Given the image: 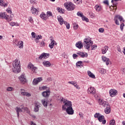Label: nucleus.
I'll return each instance as SVG.
<instances>
[{
	"mask_svg": "<svg viewBox=\"0 0 125 125\" xmlns=\"http://www.w3.org/2000/svg\"><path fill=\"white\" fill-rule=\"evenodd\" d=\"M84 47L88 51L90 50V46H91V50H95L97 48V45L95 44L93 45V42L91 41L90 38H85L84 39L83 42Z\"/></svg>",
	"mask_w": 125,
	"mask_h": 125,
	"instance_id": "obj_1",
	"label": "nucleus"
},
{
	"mask_svg": "<svg viewBox=\"0 0 125 125\" xmlns=\"http://www.w3.org/2000/svg\"><path fill=\"white\" fill-rule=\"evenodd\" d=\"M12 71L16 74L20 73V71H21V65H20V61L19 60L16 59V60L13 62Z\"/></svg>",
	"mask_w": 125,
	"mask_h": 125,
	"instance_id": "obj_2",
	"label": "nucleus"
},
{
	"mask_svg": "<svg viewBox=\"0 0 125 125\" xmlns=\"http://www.w3.org/2000/svg\"><path fill=\"white\" fill-rule=\"evenodd\" d=\"M15 110L17 112L18 117L19 118L20 115V113L26 112L27 114H30V110H28V107H25L24 105H21L20 107L17 106L15 108Z\"/></svg>",
	"mask_w": 125,
	"mask_h": 125,
	"instance_id": "obj_3",
	"label": "nucleus"
},
{
	"mask_svg": "<svg viewBox=\"0 0 125 125\" xmlns=\"http://www.w3.org/2000/svg\"><path fill=\"white\" fill-rule=\"evenodd\" d=\"M62 101L63 103V104L62 105V110L63 111H65L66 109L72 107V102L68 101L63 98H62Z\"/></svg>",
	"mask_w": 125,
	"mask_h": 125,
	"instance_id": "obj_4",
	"label": "nucleus"
},
{
	"mask_svg": "<svg viewBox=\"0 0 125 125\" xmlns=\"http://www.w3.org/2000/svg\"><path fill=\"white\" fill-rule=\"evenodd\" d=\"M94 117L97 118L100 123H102L103 125H105L106 124V120H105V117L104 116L102 115L99 113H96L94 115Z\"/></svg>",
	"mask_w": 125,
	"mask_h": 125,
	"instance_id": "obj_5",
	"label": "nucleus"
},
{
	"mask_svg": "<svg viewBox=\"0 0 125 125\" xmlns=\"http://www.w3.org/2000/svg\"><path fill=\"white\" fill-rule=\"evenodd\" d=\"M64 6L68 11H72L75 9V5L71 2H68L64 3Z\"/></svg>",
	"mask_w": 125,
	"mask_h": 125,
	"instance_id": "obj_6",
	"label": "nucleus"
},
{
	"mask_svg": "<svg viewBox=\"0 0 125 125\" xmlns=\"http://www.w3.org/2000/svg\"><path fill=\"white\" fill-rule=\"evenodd\" d=\"M58 20L60 25H63V23H64V25H66V28L68 29V30L70 29V23H68L67 21H64L61 16H58Z\"/></svg>",
	"mask_w": 125,
	"mask_h": 125,
	"instance_id": "obj_7",
	"label": "nucleus"
},
{
	"mask_svg": "<svg viewBox=\"0 0 125 125\" xmlns=\"http://www.w3.org/2000/svg\"><path fill=\"white\" fill-rule=\"evenodd\" d=\"M50 40L51 41V43L49 44V46L51 49H52V48L54 47L55 45H57V43L55 41H54V38L52 36L50 37Z\"/></svg>",
	"mask_w": 125,
	"mask_h": 125,
	"instance_id": "obj_8",
	"label": "nucleus"
},
{
	"mask_svg": "<svg viewBox=\"0 0 125 125\" xmlns=\"http://www.w3.org/2000/svg\"><path fill=\"white\" fill-rule=\"evenodd\" d=\"M27 68L28 69L31 70L33 73H37V70H38V68H37V67H35L34 64H32V63H29Z\"/></svg>",
	"mask_w": 125,
	"mask_h": 125,
	"instance_id": "obj_9",
	"label": "nucleus"
},
{
	"mask_svg": "<svg viewBox=\"0 0 125 125\" xmlns=\"http://www.w3.org/2000/svg\"><path fill=\"white\" fill-rule=\"evenodd\" d=\"M19 79L22 84H24V83H27V79H26L25 74H21L20 77H19Z\"/></svg>",
	"mask_w": 125,
	"mask_h": 125,
	"instance_id": "obj_10",
	"label": "nucleus"
},
{
	"mask_svg": "<svg viewBox=\"0 0 125 125\" xmlns=\"http://www.w3.org/2000/svg\"><path fill=\"white\" fill-rule=\"evenodd\" d=\"M87 92L88 94H91L92 95H94L96 94V90L93 87H90L87 90Z\"/></svg>",
	"mask_w": 125,
	"mask_h": 125,
	"instance_id": "obj_11",
	"label": "nucleus"
},
{
	"mask_svg": "<svg viewBox=\"0 0 125 125\" xmlns=\"http://www.w3.org/2000/svg\"><path fill=\"white\" fill-rule=\"evenodd\" d=\"M99 103L100 105H101L102 107H107V106H109L110 104L108 103H107V102L104 101V100H99Z\"/></svg>",
	"mask_w": 125,
	"mask_h": 125,
	"instance_id": "obj_12",
	"label": "nucleus"
},
{
	"mask_svg": "<svg viewBox=\"0 0 125 125\" xmlns=\"http://www.w3.org/2000/svg\"><path fill=\"white\" fill-rule=\"evenodd\" d=\"M13 43L14 45H17L20 48L23 47V42L22 41H13Z\"/></svg>",
	"mask_w": 125,
	"mask_h": 125,
	"instance_id": "obj_13",
	"label": "nucleus"
},
{
	"mask_svg": "<svg viewBox=\"0 0 125 125\" xmlns=\"http://www.w3.org/2000/svg\"><path fill=\"white\" fill-rule=\"evenodd\" d=\"M109 94L111 97H114L115 95L118 94V91L115 89H111L109 90Z\"/></svg>",
	"mask_w": 125,
	"mask_h": 125,
	"instance_id": "obj_14",
	"label": "nucleus"
},
{
	"mask_svg": "<svg viewBox=\"0 0 125 125\" xmlns=\"http://www.w3.org/2000/svg\"><path fill=\"white\" fill-rule=\"evenodd\" d=\"M42 77L35 78L33 81V84L36 85V84H38L39 83L42 82Z\"/></svg>",
	"mask_w": 125,
	"mask_h": 125,
	"instance_id": "obj_15",
	"label": "nucleus"
},
{
	"mask_svg": "<svg viewBox=\"0 0 125 125\" xmlns=\"http://www.w3.org/2000/svg\"><path fill=\"white\" fill-rule=\"evenodd\" d=\"M65 111H66V113H67L68 115L74 114V109H73V107L72 106L65 109Z\"/></svg>",
	"mask_w": 125,
	"mask_h": 125,
	"instance_id": "obj_16",
	"label": "nucleus"
},
{
	"mask_svg": "<svg viewBox=\"0 0 125 125\" xmlns=\"http://www.w3.org/2000/svg\"><path fill=\"white\" fill-rule=\"evenodd\" d=\"M40 108H41V104L39 102H36L35 103V106L34 107V112H38L40 110Z\"/></svg>",
	"mask_w": 125,
	"mask_h": 125,
	"instance_id": "obj_17",
	"label": "nucleus"
},
{
	"mask_svg": "<svg viewBox=\"0 0 125 125\" xmlns=\"http://www.w3.org/2000/svg\"><path fill=\"white\" fill-rule=\"evenodd\" d=\"M21 95H23L24 96H27V97H30V96H31V94H30V93H28L27 92H26V91H25V90L21 89Z\"/></svg>",
	"mask_w": 125,
	"mask_h": 125,
	"instance_id": "obj_18",
	"label": "nucleus"
},
{
	"mask_svg": "<svg viewBox=\"0 0 125 125\" xmlns=\"http://www.w3.org/2000/svg\"><path fill=\"white\" fill-rule=\"evenodd\" d=\"M0 18L6 19L8 20L9 18V16L5 15V13H0Z\"/></svg>",
	"mask_w": 125,
	"mask_h": 125,
	"instance_id": "obj_19",
	"label": "nucleus"
},
{
	"mask_svg": "<svg viewBox=\"0 0 125 125\" xmlns=\"http://www.w3.org/2000/svg\"><path fill=\"white\" fill-rule=\"evenodd\" d=\"M79 56H81L82 58H84V57H87L88 54L86 53H83L82 52H78L77 53Z\"/></svg>",
	"mask_w": 125,
	"mask_h": 125,
	"instance_id": "obj_20",
	"label": "nucleus"
},
{
	"mask_svg": "<svg viewBox=\"0 0 125 125\" xmlns=\"http://www.w3.org/2000/svg\"><path fill=\"white\" fill-rule=\"evenodd\" d=\"M102 60L104 62H105L106 65H108L110 64V60L106 57H102Z\"/></svg>",
	"mask_w": 125,
	"mask_h": 125,
	"instance_id": "obj_21",
	"label": "nucleus"
},
{
	"mask_svg": "<svg viewBox=\"0 0 125 125\" xmlns=\"http://www.w3.org/2000/svg\"><path fill=\"white\" fill-rule=\"evenodd\" d=\"M50 95V91L49 90H47L42 93V95L44 97H48Z\"/></svg>",
	"mask_w": 125,
	"mask_h": 125,
	"instance_id": "obj_22",
	"label": "nucleus"
},
{
	"mask_svg": "<svg viewBox=\"0 0 125 125\" xmlns=\"http://www.w3.org/2000/svg\"><path fill=\"white\" fill-rule=\"evenodd\" d=\"M31 12H32V14L34 15L37 16L38 15L39 11L37 9L32 7L31 9Z\"/></svg>",
	"mask_w": 125,
	"mask_h": 125,
	"instance_id": "obj_23",
	"label": "nucleus"
},
{
	"mask_svg": "<svg viewBox=\"0 0 125 125\" xmlns=\"http://www.w3.org/2000/svg\"><path fill=\"white\" fill-rule=\"evenodd\" d=\"M104 112L105 114H110V113H111V107L110 106V105L105 107L104 108Z\"/></svg>",
	"mask_w": 125,
	"mask_h": 125,
	"instance_id": "obj_24",
	"label": "nucleus"
},
{
	"mask_svg": "<svg viewBox=\"0 0 125 125\" xmlns=\"http://www.w3.org/2000/svg\"><path fill=\"white\" fill-rule=\"evenodd\" d=\"M108 48L109 47H108V46H105L104 47H103L102 49V54H105V53L107 52Z\"/></svg>",
	"mask_w": 125,
	"mask_h": 125,
	"instance_id": "obj_25",
	"label": "nucleus"
},
{
	"mask_svg": "<svg viewBox=\"0 0 125 125\" xmlns=\"http://www.w3.org/2000/svg\"><path fill=\"white\" fill-rule=\"evenodd\" d=\"M76 47H78V48H79V49H81V48H83V43L81 42H79L76 43Z\"/></svg>",
	"mask_w": 125,
	"mask_h": 125,
	"instance_id": "obj_26",
	"label": "nucleus"
},
{
	"mask_svg": "<svg viewBox=\"0 0 125 125\" xmlns=\"http://www.w3.org/2000/svg\"><path fill=\"white\" fill-rule=\"evenodd\" d=\"M42 64L45 67H50V66H51V63L48 61L43 62Z\"/></svg>",
	"mask_w": 125,
	"mask_h": 125,
	"instance_id": "obj_27",
	"label": "nucleus"
},
{
	"mask_svg": "<svg viewBox=\"0 0 125 125\" xmlns=\"http://www.w3.org/2000/svg\"><path fill=\"white\" fill-rule=\"evenodd\" d=\"M40 17L43 20H47L48 19L46 15L44 13H42L40 15Z\"/></svg>",
	"mask_w": 125,
	"mask_h": 125,
	"instance_id": "obj_28",
	"label": "nucleus"
},
{
	"mask_svg": "<svg viewBox=\"0 0 125 125\" xmlns=\"http://www.w3.org/2000/svg\"><path fill=\"white\" fill-rule=\"evenodd\" d=\"M8 4L7 3H4V2H3V0H0V5H1V6H4V7H6Z\"/></svg>",
	"mask_w": 125,
	"mask_h": 125,
	"instance_id": "obj_29",
	"label": "nucleus"
},
{
	"mask_svg": "<svg viewBox=\"0 0 125 125\" xmlns=\"http://www.w3.org/2000/svg\"><path fill=\"white\" fill-rule=\"evenodd\" d=\"M42 103L44 107H47V102H46V99H43L42 100Z\"/></svg>",
	"mask_w": 125,
	"mask_h": 125,
	"instance_id": "obj_30",
	"label": "nucleus"
},
{
	"mask_svg": "<svg viewBox=\"0 0 125 125\" xmlns=\"http://www.w3.org/2000/svg\"><path fill=\"white\" fill-rule=\"evenodd\" d=\"M116 18L117 19H119V20H120V22H122V21H123V22H125V20H124V18H123V17H122L120 15H117L115 16Z\"/></svg>",
	"mask_w": 125,
	"mask_h": 125,
	"instance_id": "obj_31",
	"label": "nucleus"
},
{
	"mask_svg": "<svg viewBox=\"0 0 125 125\" xmlns=\"http://www.w3.org/2000/svg\"><path fill=\"white\" fill-rule=\"evenodd\" d=\"M87 73H88V76H89L90 78H91L92 79H95V75H94V74H93L92 73H91V72L88 71L87 72Z\"/></svg>",
	"mask_w": 125,
	"mask_h": 125,
	"instance_id": "obj_32",
	"label": "nucleus"
},
{
	"mask_svg": "<svg viewBox=\"0 0 125 125\" xmlns=\"http://www.w3.org/2000/svg\"><path fill=\"white\" fill-rule=\"evenodd\" d=\"M46 15L47 16V18L48 19V18L50 17L51 16H52V13L50 11H47Z\"/></svg>",
	"mask_w": 125,
	"mask_h": 125,
	"instance_id": "obj_33",
	"label": "nucleus"
},
{
	"mask_svg": "<svg viewBox=\"0 0 125 125\" xmlns=\"http://www.w3.org/2000/svg\"><path fill=\"white\" fill-rule=\"evenodd\" d=\"M73 26L74 30H77L78 28H79V25L76 23H73Z\"/></svg>",
	"mask_w": 125,
	"mask_h": 125,
	"instance_id": "obj_34",
	"label": "nucleus"
},
{
	"mask_svg": "<svg viewBox=\"0 0 125 125\" xmlns=\"http://www.w3.org/2000/svg\"><path fill=\"white\" fill-rule=\"evenodd\" d=\"M109 125H116V121H115V120L113 119L110 120Z\"/></svg>",
	"mask_w": 125,
	"mask_h": 125,
	"instance_id": "obj_35",
	"label": "nucleus"
},
{
	"mask_svg": "<svg viewBox=\"0 0 125 125\" xmlns=\"http://www.w3.org/2000/svg\"><path fill=\"white\" fill-rule=\"evenodd\" d=\"M95 8L96 10V11H100L101 10V8H100V6L98 5H96L95 6Z\"/></svg>",
	"mask_w": 125,
	"mask_h": 125,
	"instance_id": "obj_36",
	"label": "nucleus"
},
{
	"mask_svg": "<svg viewBox=\"0 0 125 125\" xmlns=\"http://www.w3.org/2000/svg\"><path fill=\"white\" fill-rule=\"evenodd\" d=\"M100 73L102 74H106V69H104V68H102L100 70Z\"/></svg>",
	"mask_w": 125,
	"mask_h": 125,
	"instance_id": "obj_37",
	"label": "nucleus"
},
{
	"mask_svg": "<svg viewBox=\"0 0 125 125\" xmlns=\"http://www.w3.org/2000/svg\"><path fill=\"white\" fill-rule=\"evenodd\" d=\"M82 64H83V62L79 61L76 63L77 67H81L82 66Z\"/></svg>",
	"mask_w": 125,
	"mask_h": 125,
	"instance_id": "obj_38",
	"label": "nucleus"
},
{
	"mask_svg": "<svg viewBox=\"0 0 125 125\" xmlns=\"http://www.w3.org/2000/svg\"><path fill=\"white\" fill-rule=\"evenodd\" d=\"M57 10H58V12H60V13H64V10L62 9H60V8L58 7Z\"/></svg>",
	"mask_w": 125,
	"mask_h": 125,
	"instance_id": "obj_39",
	"label": "nucleus"
},
{
	"mask_svg": "<svg viewBox=\"0 0 125 125\" xmlns=\"http://www.w3.org/2000/svg\"><path fill=\"white\" fill-rule=\"evenodd\" d=\"M35 39V40H42V35H36Z\"/></svg>",
	"mask_w": 125,
	"mask_h": 125,
	"instance_id": "obj_40",
	"label": "nucleus"
},
{
	"mask_svg": "<svg viewBox=\"0 0 125 125\" xmlns=\"http://www.w3.org/2000/svg\"><path fill=\"white\" fill-rule=\"evenodd\" d=\"M7 91H13L14 88L12 87H8L6 89Z\"/></svg>",
	"mask_w": 125,
	"mask_h": 125,
	"instance_id": "obj_41",
	"label": "nucleus"
},
{
	"mask_svg": "<svg viewBox=\"0 0 125 125\" xmlns=\"http://www.w3.org/2000/svg\"><path fill=\"white\" fill-rule=\"evenodd\" d=\"M43 55L44 59H46V58L49 57V54L43 53Z\"/></svg>",
	"mask_w": 125,
	"mask_h": 125,
	"instance_id": "obj_42",
	"label": "nucleus"
},
{
	"mask_svg": "<svg viewBox=\"0 0 125 125\" xmlns=\"http://www.w3.org/2000/svg\"><path fill=\"white\" fill-rule=\"evenodd\" d=\"M74 1L75 2V3H76V4L82 3V0H74Z\"/></svg>",
	"mask_w": 125,
	"mask_h": 125,
	"instance_id": "obj_43",
	"label": "nucleus"
},
{
	"mask_svg": "<svg viewBox=\"0 0 125 125\" xmlns=\"http://www.w3.org/2000/svg\"><path fill=\"white\" fill-rule=\"evenodd\" d=\"M82 20L83 21H85L86 22H88L89 21L88 19L85 17H84V16H83Z\"/></svg>",
	"mask_w": 125,
	"mask_h": 125,
	"instance_id": "obj_44",
	"label": "nucleus"
},
{
	"mask_svg": "<svg viewBox=\"0 0 125 125\" xmlns=\"http://www.w3.org/2000/svg\"><path fill=\"white\" fill-rule=\"evenodd\" d=\"M29 1L31 4H36L37 3V0H30Z\"/></svg>",
	"mask_w": 125,
	"mask_h": 125,
	"instance_id": "obj_45",
	"label": "nucleus"
},
{
	"mask_svg": "<svg viewBox=\"0 0 125 125\" xmlns=\"http://www.w3.org/2000/svg\"><path fill=\"white\" fill-rule=\"evenodd\" d=\"M77 15L78 16H79V17H82V18H83V13H81V12H78L77 13Z\"/></svg>",
	"mask_w": 125,
	"mask_h": 125,
	"instance_id": "obj_46",
	"label": "nucleus"
},
{
	"mask_svg": "<svg viewBox=\"0 0 125 125\" xmlns=\"http://www.w3.org/2000/svg\"><path fill=\"white\" fill-rule=\"evenodd\" d=\"M119 0H111V2L112 3H113V5H114V7H117V4H115V3H114V1H119Z\"/></svg>",
	"mask_w": 125,
	"mask_h": 125,
	"instance_id": "obj_47",
	"label": "nucleus"
},
{
	"mask_svg": "<svg viewBox=\"0 0 125 125\" xmlns=\"http://www.w3.org/2000/svg\"><path fill=\"white\" fill-rule=\"evenodd\" d=\"M114 21L116 25H120V22H119V21H118V19L115 17L114 18Z\"/></svg>",
	"mask_w": 125,
	"mask_h": 125,
	"instance_id": "obj_48",
	"label": "nucleus"
},
{
	"mask_svg": "<svg viewBox=\"0 0 125 125\" xmlns=\"http://www.w3.org/2000/svg\"><path fill=\"white\" fill-rule=\"evenodd\" d=\"M45 45V43L44 42H42L40 43V46L41 47H43V46H44Z\"/></svg>",
	"mask_w": 125,
	"mask_h": 125,
	"instance_id": "obj_49",
	"label": "nucleus"
},
{
	"mask_svg": "<svg viewBox=\"0 0 125 125\" xmlns=\"http://www.w3.org/2000/svg\"><path fill=\"white\" fill-rule=\"evenodd\" d=\"M31 36L32 38H33V39H35L36 37H37V35H36V33L35 32H32Z\"/></svg>",
	"mask_w": 125,
	"mask_h": 125,
	"instance_id": "obj_50",
	"label": "nucleus"
},
{
	"mask_svg": "<svg viewBox=\"0 0 125 125\" xmlns=\"http://www.w3.org/2000/svg\"><path fill=\"white\" fill-rule=\"evenodd\" d=\"M123 27H125V23H122L120 25V29H121V31H123L124 30Z\"/></svg>",
	"mask_w": 125,
	"mask_h": 125,
	"instance_id": "obj_51",
	"label": "nucleus"
},
{
	"mask_svg": "<svg viewBox=\"0 0 125 125\" xmlns=\"http://www.w3.org/2000/svg\"><path fill=\"white\" fill-rule=\"evenodd\" d=\"M99 32L100 33H104V28H99Z\"/></svg>",
	"mask_w": 125,
	"mask_h": 125,
	"instance_id": "obj_52",
	"label": "nucleus"
},
{
	"mask_svg": "<svg viewBox=\"0 0 125 125\" xmlns=\"http://www.w3.org/2000/svg\"><path fill=\"white\" fill-rule=\"evenodd\" d=\"M29 21L30 23H34V21H33V18H32V17H30L29 18Z\"/></svg>",
	"mask_w": 125,
	"mask_h": 125,
	"instance_id": "obj_53",
	"label": "nucleus"
},
{
	"mask_svg": "<svg viewBox=\"0 0 125 125\" xmlns=\"http://www.w3.org/2000/svg\"><path fill=\"white\" fill-rule=\"evenodd\" d=\"M6 11L7 12H8V13H12V11H11V9L10 8H8L7 9H6Z\"/></svg>",
	"mask_w": 125,
	"mask_h": 125,
	"instance_id": "obj_54",
	"label": "nucleus"
},
{
	"mask_svg": "<svg viewBox=\"0 0 125 125\" xmlns=\"http://www.w3.org/2000/svg\"><path fill=\"white\" fill-rule=\"evenodd\" d=\"M10 25H11V26L13 27L14 26H16V23H15V22H11ZM17 26H19V25L17 24Z\"/></svg>",
	"mask_w": 125,
	"mask_h": 125,
	"instance_id": "obj_55",
	"label": "nucleus"
},
{
	"mask_svg": "<svg viewBox=\"0 0 125 125\" xmlns=\"http://www.w3.org/2000/svg\"><path fill=\"white\" fill-rule=\"evenodd\" d=\"M104 4H107V5H109V1H108V0H105L104 1Z\"/></svg>",
	"mask_w": 125,
	"mask_h": 125,
	"instance_id": "obj_56",
	"label": "nucleus"
},
{
	"mask_svg": "<svg viewBox=\"0 0 125 125\" xmlns=\"http://www.w3.org/2000/svg\"><path fill=\"white\" fill-rule=\"evenodd\" d=\"M74 86H75V87H76L77 89H80V86L77 84H75L74 85Z\"/></svg>",
	"mask_w": 125,
	"mask_h": 125,
	"instance_id": "obj_57",
	"label": "nucleus"
},
{
	"mask_svg": "<svg viewBox=\"0 0 125 125\" xmlns=\"http://www.w3.org/2000/svg\"><path fill=\"white\" fill-rule=\"evenodd\" d=\"M77 57H78V55H77L76 54H73V58L74 59H76V58H77Z\"/></svg>",
	"mask_w": 125,
	"mask_h": 125,
	"instance_id": "obj_58",
	"label": "nucleus"
},
{
	"mask_svg": "<svg viewBox=\"0 0 125 125\" xmlns=\"http://www.w3.org/2000/svg\"><path fill=\"white\" fill-rule=\"evenodd\" d=\"M68 83H70V84H73V85H74V84H76V83H75V82L73 81L68 82Z\"/></svg>",
	"mask_w": 125,
	"mask_h": 125,
	"instance_id": "obj_59",
	"label": "nucleus"
},
{
	"mask_svg": "<svg viewBox=\"0 0 125 125\" xmlns=\"http://www.w3.org/2000/svg\"><path fill=\"white\" fill-rule=\"evenodd\" d=\"M42 58H44L43 57V54H42L39 57V59H42Z\"/></svg>",
	"mask_w": 125,
	"mask_h": 125,
	"instance_id": "obj_60",
	"label": "nucleus"
},
{
	"mask_svg": "<svg viewBox=\"0 0 125 125\" xmlns=\"http://www.w3.org/2000/svg\"><path fill=\"white\" fill-rule=\"evenodd\" d=\"M11 18L8 19L10 21H11V20H12V18H13V17H14V15L13 14H11L10 16Z\"/></svg>",
	"mask_w": 125,
	"mask_h": 125,
	"instance_id": "obj_61",
	"label": "nucleus"
},
{
	"mask_svg": "<svg viewBox=\"0 0 125 125\" xmlns=\"http://www.w3.org/2000/svg\"><path fill=\"white\" fill-rule=\"evenodd\" d=\"M62 98L61 99V97H58V98L57 99V100L59 101H61V102H63L62 101Z\"/></svg>",
	"mask_w": 125,
	"mask_h": 125,
	"instance_id": "obj_62",
	"label": "nucleus"
},
{
	"mask_svg": "<svg viewBox=\"0 0 125 125\" xmlns=\"http://www.w3.org/2000/svg\"><path fill=\"white\" fill-rule=\"evenodd\" d=\"M121 71L122 72V74H125V68H122L121 69Z\"/></svg>",
	"mask_w": 125,
	"mask_h": 125,
	"instance_id": "obj_63",
	"label": "nucleus"
},
{
	"mask_svg": "<svg viewBox=\"0 0 125 125\" xmlns=\"http://www.w3.org/2000/svg\"><path fill=\"white\" fill-rule=\"evenodd\" d=\"M30 125H37V124H36V123H34V122H33V121L30 122Z\"/></svg>",
	"mask_w": 125,
	"mask_h": 125,
	"instance_id": "obj_64",
	"label": "nucleus"
}]
</instances>
